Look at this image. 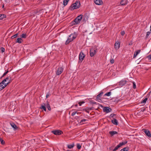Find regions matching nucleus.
I'll list each match as a JSON object with an SVG mask.
<instances>
[{"label": "nucleus", "instance_id": "f257e3e1", "mask_svg": "<svg viewBox=\"0 0 151 151\" xmlns=\"http://www.w3.org/2000/svg\"><path fill=\"white\" fill-rule=\"evenodd\" d=\"M81 6V4L79 1H76V2L72 4L70 6L69 9L71 11H73L75 9H77L79 8Z\"/></svg>", "mask_w": 151, "mask_h": 151}, {"label": "nucleus", "instance_id": "f03ea898", "mask_svg": "<svg viewBox=\"0 0 151 151\" xmlns=\"http://www.w3.org/2000/svg\"><path fill=\"white\" fill-rule=\"evenodd\" d=\"M77 37V35L75 33L71 34L69 35L68 38L65 42V45L68 44L70 42L73 41Z\"/></svg>", "mask_w": 151, "mask_h": 151}, {"label": "nucleus", "instance_id": "7ed1b4c3", "mask_svg": "<svg viewBox=\"0 0 151 151\" xmlns=\"http://www.w3.org/2000/svg\"><path fill=\"white\" fill-rule=\"evenodd\" d=\"M83 15L81 14L77 17L74 19V21L76 24H79L82 18Z\"/></svg>", "mask_w": 151, "mask_h": 151}, {"label": "nucleus", "instance_id": "20e7f679", "mask_svg": "<svg viewBox=\"0 0 151 151\" xmlns=\"http://www.w3.org/2000/svg\"><path fill=\"white\" fill-rule=\"evenodd\" d=\"M63 68L62 67H58L56 68V73L57 75H60L63 71Z\"/></svg>", "mask_w": 151, "mask_h": 151}, {"label": "nucleus", "instance_id": "39448f33", "mask_svg": "<svg viewBox=\"0 0 151 151\" xmlns=\"http://www.w3.org/2000/svg\"><path fill=\"white\" fill-rule=\"evenodd\" d=\"M82 104H75L72 106V107L75 109L76 110L81 111L82 108L81 106Z\"/></svg>", "mask_w": 151, "mask_h": 151}, {"label": "nucleus", "instance_id": "423d86ee", "mask_svg": "<svg viewBox=\"0 0 151 151\" xmlns=\"http://www.w3.org/2000/svg\"><path fill=\"white\" fill-rule=\"evenodd\" d=\"M85 56V55L84 54L83 52H81L79 55V60L81 61H82L84 58Z\"/></svg>", "mask_w": 151, "mask_h": 151}, {"label": "nucleus", "instance_id": "0eeeda50", "mask_svg": "<svg viewBox=\"0 0 151 151\" xmlns=\"http://www.w3.org/2000/svg\"><path fill=\"white\" fill-rule=\"evenodd\" d=\"M51 132L56 135H60L63 133L62 131L59 130L52 131Z\"/></svg>", "mask_w": 151, "mask_h": 151}, {"label": "nucleus", "instance_id": "6e6552de", "mask_svg": "<svg viewBox=\"0 0 151 151\" xmlns=\"http://www.w3.org/2000/svg\"><path fill=\"white\" fill-rule=\"evenodd\" d=\"M104 93L103 91H101L100 93L98 94L96 96V100L97 101L99 102L101 101V96Z\"/></svg>", "mask_w": 151, "mask_h": 151}, {"label": "nucleus", "instance_id": "1a4fd4ad", "mask_svg": "<svg viewBox=\"0 0 151 151\" xmlns=\"http://www.w3.org/2000/svg\"><path fill=\"white\" fill-rule=\"evenodd\" d=\"M143 130L147 136L149 137H151V134L149 131L146 129H143Z\"/></svg>", "mask_w": 151, "mask_h": 151}, {"label": "nucleus", "instance_id": "9d476101", "mask_svg": "<svg viewBox=\"0 0 151 151\" xmlns=\"http://www.w3.org/2000/svg\"><path fill=\"white\" fill-rule=\"evenodd\" d=\"M96 50L94 49H91L90 51V55L91 57H93L96 54Z\"/></svg>", "mask_w": 151, "mask_h": 151}, {"label": "nucleus", "instance_id": "9b49d317", "mask_svg": "<svg viewBox=\"0 0 151 151\" xmlns=\"http://www.w3.org/2000/svg\"><path fill=\"white\" fill-rule=\"evenodd\" d=\"M10 82H9L6 83H4V85L2 84V82H1L0 83V91L2 90Z\"/></svg>", "mask_w": 151, "mask_h": 151}, {"label": "nucleus", "instance_id": "f8f14e48", "mask_svg": "<svg viewBox=\"0 0 151 151\" xmlns=\"http://www.w3.org/2000/svg\"><path fill=\"white\" fill-rule=\"evenodd\" d=\"M111 109L108 107H105L103 108V111L104 112L106 113H108L111 112Z\"/></svg>", "mask_w": 151, "mask_h": 151}, {"label": "nucleus", "instance_id": "ddd939ff", "mask_svg": "<svg viewBox=\"0 0 151 151\" xmlns=\"http://www.w3.org/2000/svg\"><path fill=\"white\" fill-rule=\"evenodd\" d=\"M94 2L97 5H101L103 4V2L102 0H94Z\"/></svg>", "mask_w": 151, "mask_h": 151}, {"label": "nucleus", "instance_id": "4468645a", "mask_svg": "<svg viewBox=\"0 0 151 151\" xmlns=\"http://www.w3.org/2000/svg\"><path fill=\"white\" fill-rule=\"evenodd\" d=\"M120 44L118 41L116 42L114 44L115 48L116 49H118L120 47Z\"/></svg>", "mask_w": 151, "mask_h": 151}, {"label": "nucleus", "instance_id": "2eb2a0df", "mask_svg": "<svg viewBox=\"0 0 151 151\" xmlns=\"http://www.w3.org/2000/svg\"><path fill=\"white\" fill-rule=\"evenodd\" d=\"M104 97L101 98L100 101L99 102L100 103H104V102H106L108 100V99Z\"/></svg>", "mask_w": 151, "mask_h": 151}, {"label": "nucleus", "instance_id": "dca6fc26", "mask_svg": "<svg viewBox=\"0 0 151 151\" xmlns=\"http://www.w3.org/2000/svg\"><path fill=\"white\" fill-rule=\"evenodd\" d=\"M111 121L112 123L116 125L118 124V122L115 119H113L111 120Z\"/></svg>", "mask_w": 151, "mask_h": 151}, {"label": "nucleus", "instance_id": "f3484780", "mask_svg": "<svg viewBox=\"0 0 151 151\" xmlns=\"http://www.w3.org/2000/svg\"><path fill=\"white\" fill-rule=\"evenodd\" d=\"M120 4L122 5H125L127 4V1L126 0H122L120 2Z\"/></svg>", "mask_w": 151, "mask_h": 151}, {"label": "nucleus", "instance_id": "a211bd4d", "mask_svg": "<svg viewBox=\"0 0 151 151\" xmlns=\"http://www.w3.org/2000/svg\"><path fill=\"white\" fill-rule=\"evenodd\" d=\"M11 126L14 129H17L18 128V127L14 123H11L10 124Z\"/></svg>", "mask_w": 151, "mask_h": 151}, {"label": "nucleus", "instance_id": "6ab92c4d", "mask_svg": "<svg viewBox=\"0 0 151 151\" xmlns=\"http://www.w3.org/2000/svg\"><path fill=\"white\" fill-rule=\"evenodd\" d=\"M109 133L111 136H113L114 135L118 133L117 132L115 131H110Z\"/></svg>", "mask_w": 151, "mask_h": 151}, {"label": "nucleus", "instance_id": "aec40b11", "mask_svg": "<svg viewBox=\"0 0 151 151\" xmlns=\"http://www.w3.org/2000/svg\"><path fill=\"white\" fill-rule=\"evenodd\" d=\"M74 145V143H73L72 144L67 145V147L68 148L70 149L73 148Z\"/></svg>", "mask_w": 151, "mask_h": 151}, {"label": "nucleus", "instance_id": "412c9836", "mask_svg": "<svg viewBox=\"0 0 151 151\" xmlns=\"http://www.w3.org/2000/svg\"><path fill=\"white\" fill-rule=\"evenodd\" d=\"M140 50H137L136 52V53H135L134 54V56H133V58H135L136 56L140 52Z\"/></svg>", "mask_w": 151, "mask_h": 151}, {"label": "nucleus", "instance_id": "4be33fe9", "mask_svg": "<svg viewBox=\"0 0 151 151\" xmlns=\"http://www.w3.org/2000/svg\"><path fill=\"white\" fill-rule=\"evenodd\" d=\"M148 99V98L147 97H146L143 100H142L141 102V104H144L147 101V100Z\"/></svg>", "mask_w": 151, "mask_h": 151}, {"label": "nucleus", "instance_id": "5701e85b", "mask_svg": "<svg viewBox=\"0 0 151 151\" xmlns=\"http://www.w3.org/2000/svg\"><path fill=\"white\" fill-rule=\"evenodd\" d=\"M111 92H109L105 94L104 95V97H105L106 96H111Z\"/></svg>", "mask_w": 151, "mask_h": 151}, {"label": "nucleus", "instance_id": "b1692460", "mask_svg": "<svg viewBox=\"0 0 151 151\" xmlns=\"http://www.w3.org/2000/svg\"><path fill=\"white\" fill-rule=\"evenodd\" d=\"M127 141H124L123 142H120L119 144V145L121 147L122 146L125 145V144L127 143Z\"/></svg>", "mask_w": 151, "mask_h": 151}, {"label": "nucleus", "instance_id": "393cba45", "mask_svg": "<svg viewBox=\"0 0 151 151\" xmlns=\"http://www.w3.org/2000/svg\"><path fill=\"white\" fill-rule=\"evenodd\" d=\"M127 141H124L123 142H120L119 144V145L121 147L122 146L125 145V144L127 143Z\"/></svg>", "mask_w": 151, "mask_h": 151}, {"label": "nucleus", "instance_id": "a878e982", "mask_svg": "<svg viewBox=\"0 0 151 151\" xmlns=\"http://www.w3.org/2000/svg\"><path fill=\"white\" fill-rule=\"evenodd\" d=\"M21 41H22V40L20 38H18L17 40V41H16V42L19 43H22Z\"/></svg>", "mask_w": 151, "mask_h": 151}, {"label": "nucleus", "instance_id": "bb28decb", "mask_svg": "<svg viewBox=\"0 0 151 151\" xmlns=\"http://www.w3.org/2000/svg\"><path fill=\"white\" fill-rule=\"evenodd\" d=\"M6 16L4 14H0V20L6 17Z\"/></svg>", "mask_w": 151, "mask_h": 151}, {"label": "nucleus", "instance_id": "cd10ccee", "mask_svg": "<svg viewBox=\"0 0 151 151\" xmlns=\"http://www.w3.org/2000/svg\"><path fill=\"white\" fill-rule=\"evenodd\" d=\"M69 0H64L63 1V5L65 6L66 5Z\"/></svg>", "mask_w": 151, "mask_h": 151}, {"label": "nucleus", "instance_id": "c85d7f7f", "mask_svg": "<svg viewBox=\"0 0 151 151\" xmlns=\"http://www.w3.org/2000/svg\"><path fill=\"white\" fill-rule=\"evenodd\" d=\"M121 147L119 145V144L117 146H116L114 149L113 150V151H116L118 149Z\"/></svg>", "mask_w": 151, "mask_h": 151}, {"label": "nucleus", "instance_id": "c756f323", "mask_svg": "<svg viewBox=\"0 0 151 151\" xmlns=\"http://www.w3.org/2000/svg\"><path fill=\"white\" fill-rule=\"evenodd\" d=\"M20 37L22 38H25L27 37V35L26 34H23L20 36Z\"/></svg>", "mask_w": 151, "mask_h": 151}, {"label": "nucleus", "instance_id": "7c9ffc66", "mask_svg": "<svg viewBox=\"0 0 151 151\" xmlns=\"http://www.w3.org/2000/svg\"><path fill=\"white\" fill-rule=\"evenodd\" d=\"M40 108L41 109H43L45 111H46V106H44V105H42L40 107Z\"/></svg>", "mask_w": 151, "mask_h": 151}, {"label": "nucleus", "instance_id": "2f4dec72", "mask_svg": "<svg viewBox=\"0 0 151 151\" xmlns=\"http://www.w3.org/2000/svg\"><path fill=\"white\" fill-rule=\"evenodd\" d=\"M128 148L127 147H126L121 149L120 151H128Z\"/></svg>", "mask_w": 151, "mask_h": 151}, {"label": "nucleus", "instance_id": "473e14b6", "mask_svg": "<svg viewBox=\"0 0 151 151\" xmlns=\"http://www.w3.org/2000/svg\"><path fill=\"white\" fill-rule=\"evenodd\" d=\"M114 101L115 102V103H119V102L120 101V100L118 99H114L113 101Z\"/></svg>", "mask_w": 151, "mask_h": 151}, {"label": "nucleus", "instance_id": "72a5a7b5", "mask_svg": "<svg viewBox=\"0 0 151 151\" xmlns=\"http://www.w3.org/2000/svg\"><path fill=\"white\" fill-rule=\"evenodd\" d=\"M76 145L77 148L78 150L80 149L81 148V146L80 144L78 143Z\"/></svg>", "mask_w": 151, "mask_h": 151}, {"label": "nucleus", "instance_id": "f704fd0d", "mask_svg": "<svg viewBox=\"0 0 151 151\" xmlns=\"http://www.w3.org/2000/svg\"><path fill=\"white\" fill-rule=\"evenodd\" d=\"M18 35V34L17 33V34L14 35L12 36L11 37V38L12 39H13L16 38V37H17Z\"/></svg>", "mask_w": 151, "mask_h": 151}, {"label": "nucleus", "instance_id": "c9c22d12", "mask_svg": "<svg viewBox=\"0 0 151 151\" xmlns=\"http://www.w3.org/2000/svg\"><path fill=\"white\" fill-rule=\"evenodd\" d=\"M150 96H151V91H150L147 94L146 97L149 99Z\"/></svg>", "mask_w": 151, "mask_h": 151}, {"label": "nucleus", "instance_id": "e433bc0d", "mask_svg": "<svg viewBox=\"0 0 151 151\" xmlns=\"http://www.w3.org/2000/svg\"><path fill=\"white\" fill-rule=\"evenodd\" d=\"M47 105L46 106L47 107L49 111H50L51 110V108H50V104H47Z\"/></svg>", "mask_w": 151, "mask_h": 151}, {"label": "nucleus", "instance_id": "4c0bfd02", "mask_svg": "<svg viewBox=\"0 0 151 151\" xmlns=\"http://www.w3.org/2000/svg\"><path fill=\"white\" fill-rule=\"evenodd\" d=\"M150 32H147L146 35L145 37L146 38H147L150 35Z\"/></svg>", "mask_w": 151, "mask_h": 151}, {"label": "nucleus", "instance_id": "58836bf2", "mask_svg": "<svg viewBox=\"0 0 151 151\" xmlns=\"http://www.w3.org/2000/svg\"><path fill=\"white\" fill-rule=\"evenodd\" d=\"M0 141L2 144L4 145L5 143V142L2 139L0 138Z\"/></svg>", "mask_w": 151, "mask_h": 151}, {"label": "nucleus", "instance_id": "ea45409f", "mask_svg": "<svg viewBox=\"0 0 151 151\" xmlns=\"http://www.w3.org/2000/svg\"><path fill=\"white\" fill-rule=\"evenodd\" d=\"M87 121H88V120L87 119H83L81 121L80 123H83V122H85Z\"/></svg>", "mask_w": 151, "mask_h": 151}, {"label": "nucleus", "instance_id": "a19ab883", "mask_svg": "<svg viewBox=\"0 0 151 151\" xmlns=\"http://www.w3.org/2000/svg\"><path fill=\"white\" fill-rule=\"evenodd\" d=\"M147 58H148L149 60L151 61V54L148 56L147 57Z\"/></svg>", "mask_w": 151, "mask_h": 151}, {"label": "nucleus", "instance_id": "79ce46f5", "mask_svg": "<svg viewBox=\"0 0 151 151\" xmlns=\"http://www.w3.org/2000/svg\"><path fill=\"white\" fill-rule=\"evenodd\" d=\"M0 50L2 52H3L5 51V49L4 48L2 47L1 48Z\"/></svg>", "mask_w": 151, "mask_h": 151}, {"label": "nucleus", "instance_id": "37998d69", "mask_svg": "<svg viewBox=\"0 0 151 151\" xmlns=\"http://www.w3.org/2000/svg\"><path fill=\"white\" fill-rule=\"evenodd\" d=\"M133 87L135 89L136 88V85L135 83L134 82H133Z\"/></svg>", "mask_w": 151, "mask_h": 151}, {"label": "nucleus", "instance_id": "c03bdc74", "mask_svg": "<svg viewBox=\"0 0 151 151\" xmlns=\"http://www.w3.org/2000/svg\"><path fill=\"white\" fill-rule=\"evenodd\" d=\"M9 72V71L8 70H7V71L6 72H5L4 74H3V76H2V77L4 76H5L7 74V73H8V72Z\"/></svg>", "mask_w": 151, "mask_h": 151}, {"label": "nucleus", "instance_id": "a18cd8bd", "mask_svg": "<svg viewBox=\"0 0 151 151\" xmlns=\"http://www.w3.org/2000/svg\"><path fill=\"white\" fill-rule=\"evenodd\" d=\"M77 113L76 111H74L71 114V116H73L74 115H75Z\"/></svg>", "mask_w": 151, "mask_h": 151}, {"label": "nucleus", "instance_id": "49530a36", "mask_svg": "<svg viewBox=\"0 0 151 151\" xmlns=\"http://www.w3.org/2000/svg\"><path fill=\"white\" fill-rule=\"evenodd\" d=\"M110 62L111 64H113L114 63V60L113 59H111L110 60Z\"/></svg>", "mask_w": 151, "mask_h": 151}, {"label": "nucleus", "instance_id": "de8ad7c7", "mask_svg": "<svg viewBox=\"0 0 151 151\" xmlns=\"http://www.w3.org/2000/svg\"><path fill=\"white\" fill-rule=\"evenodd\" d=\"M50 95V92H48L47 93V94H46V98H48Z\"/></svg>", "mask_w": 151, "mask_h": 151}, {"label": "nucleus", "instance_id": "09e8293b", "mask_svg": "<svg viewBox=\"0 0 151 151\" xmlns=\"http://www.w3.org/2000/svg\"><path fill=\"white\" fill-rule=\"evenodd\" d=\"M145 110V107H143L141 109V111L143 112Z\"/></svg>", "mask_w": 151, "mask_h": 151}, {"label": "nucleus", "instance_id": "8fccbe9b", "mask_svg": "<svg viewBox=\"0 0 151 151\" xmlns=\"http://www.w3.org/2000/svg\"><path fill=\"white\" fill-rule=\"evenodd\" d=\"M121 33L122 35L123 36L124 35L125 33L124 31H122L121 32Z\"/></svg>", "mask_w": 151, "mask_h": 151}, {"label": "nucleus", "instance_id": "3c124183", "mask_svg": "<svg viewBox=\"0 0 151 151\" xmlns=\"http://www.w3.org/2000/svg\"><path fill=\"white\" fill-rule=\"evenodd\" d=\"M85 102L84 101H80V102H79L78 103V104H83L84 103H85Z\"/></svg>", "mask_w": 151, "mask_h": 151}, {"label": "nucleus", "instance_id": "603ef678", "mask_svg": "<svg viewBox=\"0 0 151 151\" xmlns=\"http://www.w3.org/2000/svg\"><path fill=\"white\" fill-rule=\"evenodd\" d=\"M115 115V114H111L110 115V116L111 117H113Z\"/></svg>", "mask_w": 151, "mask_h": 151}, {"label": "nucleus", "instance_id": "864d4df0", "mask_svg": "<svg viewBox=\"0 0 151 151\" xmlns=\"http://www.w3.org/2000/svg\"><path fill=\"white\" fill-rule=\"evenodd\" d=\"M6 80L5 79L1 82H2V83L3 82H4L5 83V82H6Z\"/></svg>", "mask_w": 151, "mask_h": 151}, {"label": "nucleus", "instance_id": "5fc2aeb1", "mask_svg": "<svg viewBox=\"0 0 151 151\" xmlns=\"http://www.w3.org/2000/svg\"><path fill=\"white\" fill-rule=\"evenodd\" d=\"M122 82H123V84H125V81H122H122L120 82V83H121Z\"/></svg>", "mask_w": 151, "mask_h": 151}, {"label": "nucleus", "instance_id": "6e6d98bb", "mask_svg": "<svg viewBox=\"0 0 151 151\" xmlns=\"http://www.w3.org/2000/svg\"><path fill=\"white\" fill-rule=\"evenodd\" d=\"M9 76H8V77H7V78H6L5 79H6V80H9Z\"/></svg>", "mask_w": 151, "mask_h": 151}, {"label": "nucleus", "instance_id": "4d7b16f0", "mask_svg": "<svg viewBox=\"0 0 151 151\" xmlns=\"http://www.w3.org/2000/svg\"><path fill=\"white\" fill-rule=\"evenodd\" d=\"M4 83H5L4 82H3L2 83V84L3 85H4Z\"/></svg>", "mask_w": 151, "mask_h": 151}, {"label": "nucleus", "instance_id": "13d9d810", "mask_svg": "<svg viewBox=\"0 0 151 151\" xmlns=\"http://www.w3.org/2000/svg\"><path fill=\"white\" fill-rule=\"evenodd\" d=\"M91 104H96V102H92Z\"/></svg>", "mask_w": 151, "mask_h": 151}, {"label": "nucleus", "instance_id": "bf43d9fd", "mask_svg": "<svg viewBox=\"0 0 151 151\" xmlns=\"http://www.w3.org/2000/svg\"><path fill=\"white\" fill-rule=\"evenodd\" d=\"M4 4H3V6H2V8H4Z\"/></svg>", "mask_w": 151, "mask_h": 151}, {"label": "nucleus", "instance_id": "052dcab7", "mask_svg": "<svg viewBox=\"0 0 151 151\" xmlns=\"http://www.w3.org/2000/svg\"><path fill=\"white\" fill-rule=\"evenodd\" d=\"M150 31H151V25H150Z\"/></svg>", "mask_w": 151, "mask_h": 151}]
</instances>
